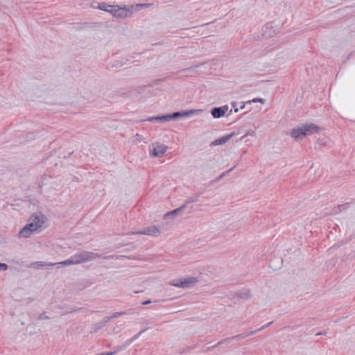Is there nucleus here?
<instances>
[{"instance_id": "nucleus-1", "label": "nucleus", "mask_w": 355, "mask_h": 355, "mask_svg": "<svg viewBox=\"0 0 355 355\" xmlns=\"http://www.w3.org/2000/svg\"><path fill=\"white\" fill-rule=\"evenodd\" d=\"M99 257H101V255H99L97 253L84 251L78 254H75L74 255L71 256L69 259L59 262L58 263L62 266L79 264L94 260Z\"/></svg>"}, {"instance_id": "nucleus-2", "label": "nucleus", "mask_w": 355, "mask_h": 355, "mask_svg": "<svg viewBox=\"0 0 355 355\" xmlns=\"http://www.w3.org/2000/svg\"><path fill=\"white\" fill-rule=\"evenodd\" d=\"M319 128L316 125H315L314 123H309L293 129L291 130V135L294 139H297L302 137H305L306 135L317 132Z\"/></svg>"}, {"instance_id": "nucleus-3", "label": "nucleus", "mask_w": 355, "mask_h": 355, "mask_svg": "<svg viewBox=\"0 0 355 355\" xmlns=\"http://www.w3.org/2000/svg\"><path fill=\"white\" fill-rule=\"evenodd\" d=\"M43 221H42L39 217L36 216L35 218V221L26 224L24 228L19 231V234L22 237L28 238L34 231L40 227Z\"/></svg>"}, {"instance_id": "nucleus-4", "label": "nucleus", "mask_w": 355, "mask_h": 355, "mask_svg": "<svg viewBox=\"0 0 355 355\" xmlns=\"http://www.w3.org/2000/svg\"><path fill=\"white\" fill-rule=\"evenodd\" d=\"M202 112L201 110H183L174 112L171 113V116L173 120H177L180 117H188L195 114H198Z\"/></svg>"}, {"instance_id": "nucleus-5", "label": "nucleus", "mask_w": 355, "mask_h": 355, "mask_svg": "<svg viewBox=\"0 0 355 355\" xmlns=\"http://www.w3.org/2000/svg\"><path fill=\"white\" fill-rule=\"evenodd\" d=\"M160 234L159 230L155 225L149 226L148 227H145L144 230L133 232L132 234H144L149 236H157Z\"/></svg>"}, {"instance_id": "nucleus-6", "label": "nucleus", "mask_w": 355, "mask_h": 355, "mask_svg": "<svg viewBox=\"0 0 355 355\" xmlns=\"http://www.w3.org/2000/svg\"><path fill=\"white\" fill-rule=\"evenodd\" d=\"M168 147L164 144H157L153 150L150 151V155L155 157H160L166 152Z\"/></svg>"}, {"instance_id": "nucleus-7", "label": "nucleus", "mask_w": 355, "mask_h": 355, "mask_svg": "<svg viewBox=\"0 0 355 355\" xmlns=\"http://www.w3.org/2000/svg\"><path fill=\"white\" fill-rule=\"evenodd\" d=\"M116 8H114L113 10H110V12L113 14V15L116 17H119L121 18L126 17L128 15L130 14V10L126 8H121L119 6H116Z\"/></svg>"}, {"instance_id": "nucleus-8", "label": "nucleus", "mask_w": 355, "mask_h": 355, "mask_svg": "<svg viewBox=\"0 0 355 355\" xmlns=\"http://www.w3.org/2000/svg\"><path fill=\"white\" fill-rule=\"evenodd\" d=\"M236 296L237 298L245 301L249 300L252 297V295L249 288H243L236 292Z\"/></svg>"}, {"instance_id": "nucleus-9", "label": "nucleus", "mask_w": 355, "mask_h": 355, "mask_svg": "<svg viewBox=\"0 0 355 355\" xmlns=\"http://www.w3.org/2000/svg\"><path fill=\"white\" fill-rule=\"evenodd\" d=\"M146 120L151 121V122H154V121L165 122V121H169L173 119H172L171 114H167L161 115V116H152V117L148 118Z\"/></svg>"}, {"instance_id": "nucleus-10", "label": "nucleus", "mask_w": 355, "mask_h": 355, "mask_svg": "<svg viewBox=\"0 0 355 355\" xmlns=\"http://www.w3.org/2000/svg\"><path fill=\"white\" fill-rule=\"evenodd\" d=\"M182 281L184 284V288L193 287L195 284H196L198 282V278L192 276L184 278Z\"/></svg>"}, {"instance_id": "nucleus-11", "label": "nucleus", "mask_w": 355, "mask_h": 355, "mask_svg": "<svg viewBox=\"0 0 355 355\" xmlns=\"http://www.w3.org/2000/svg\"><path fill=\"white\" fill-rule=\"evenodd\" d=\"M272 323V322H270L269 323H268L266 325H263L261 327H260L259 329L255 330V331H252L248 334H239V335H237L236 336H234L233 338L234 339H238V338H245L250 335H252L254 334H255L256 332H258V331H260L263 329H264L266 327H268L269 325H270Z\"/></svg>"}, {"instance_id": "nucleus-12", "label": "nucleus", "mask_w": 355, "mask_h": 355, "mask_svg": "<svg viewBox=\"0 0 355 355\" xmlns=\"http://www.w3.org/2000/svg\"><path fill=\"white\" fill-rule=\"evenodd\" d=\"M109 322V318H104L103 320L96 322L92 325V329L94 332L98 331V330L101 329L103 327H104L107 323Z\"/></svg>"}, {"instance_id": "nucleus-13", "label": "nucleus", "mask_w": 355, "mask_h": 355, "mask_svg": "<svg viewBox=\"0 0 355 355\" xmlns=\"http://www.w3.org/2000/svg\"><path fill=\"white\" fill-rule=\"evenodd\" d=\"M211 114L214 118L219 119L222 117V107H214L211 110Z\"/></svg>"}, {"instance_id": "nucleus-14", "label": "nucleus", "mask_w": 355, "mask_h": 355, "mask_svg": "<svg viewBox=\"0 0 355 355\" xmlns=\"http://www.w3.org/2000/svg\"><path fill=\"white\" fill-rule=\"evenodd\" d=\"M185 208H186V205H183L181 207L177 208L175 209L168 211L166 214H165L164 217H167L169 216H173L175 215H177V214H180L181 211H182Z\"/></svg>"}, {"instance_id": "nucleus-15", "label": "nucleus", "mask_w": 355, "mask_h": 355, "mask_svg": "<svg viewBox=\"0 0 355 355\" xmlns=\"http://www.w3.org/2000/svg\"><path fill=\"white\" fill-rule=\"evenodd\" d=\"M98 8L101 10L107 11L110 12V10H113L114 8H116V6L108 5L106 3L103 2L101 3H99Z\"/></svg>"}, {"instance_id": "nucleus-16", "label": "nucleus", "mask_w": 355, "mask_h": 355, "mask_svg": "<svg viewBox=\"0 0 355 355\" xmlns=\"http://www.w3.org/2000/svg\"><path fill=\"white\" fill-rule=\"evenodd\" d=\"M241 133V132L240 129H239L237 132L234 131L230 134L223 136V144L226 143L227 141L230 140L232 138L240 135Z\"/></svg>"}, {"instance_id": "nucleus-17", "label": "nucleus", "mask_w": 355, "mask_h": 355, "mask_svg": "<svg viewBox=\"0 0 355 355\" xmlns=\"http://www.w3.org/2000/svg\"><path fill=\"white\" fill-rule=\"evenodd\" d=\"M200 197V194H194L191 196H189L184 201V205H187V204H190V203H192V202H197L198 200V198Z\"/></svg>"}, {"instance_id": "nucleus-18", "label": "nucleus", "mask_w": 355, "mask_h": 355, "mask_svg": "<svg viewBox=\"0 0 355 355\" xmlns=\"http://www.w3.org/2000/svg\"><path fill=\"white\" fill-rule=\"evenodd\" d=\"M183 279H174L169 283L170 285L184 288Z\"/></svg>"}, {"instance_id": "nucleus-19", "label": "nucleus", "mask_w": 355, "mask_h": 355, "mask_svg": "<svg viewBox=\"0 0 355 355\" xmlns=\"http://www.w3.org/2000/svg\"><path fill=\"white\" fill-rule=\"evenodd\" d=\"M145 331V329H143L140 331L138 334H135L132 338L125 341V345H130L134 340L137 339Z\"/></svg>"}, {"instance_id": "nucleus-20", "label": "nucleus", "mask_w": 355, "mask_h": 355, "mask_svg": "<svg viewBox=\"0 0 355 355\" xmlns=\"http://www.w3.org/2000/svg\"><path fill=\"white\" fill-rule=\"evenodd\" d=\"M125 312H124V311L116 312V313H113L111 316L105 317V318H109V322H110L111 320L114 319L120 315H125Z\"/></svg>"}, {"instance_id": "nucleus-21", "label": "nucleus", "mask_w": 355, "mask_h": 355, "mask_svg": "<svg viewBox=\"0 0 355 355\" xmlns=\"http://www.w3.org/2000/svg\"><path fill=\"white\" fill-rule=\"evenodd\" d=\"M261 103L262 104L265 103L266 102V100L263 99V98H253L252 100L251 101H248L246 102L247 104H250L252 103Z\"/></svg>"}, {"instance_id": "nucleus-22", "label": "nucleus", "mask_w": 355, "mask_h": 355, "mask_svg": "<svg viewBox=\"0 0 355 355\" xmlns=\"http://www.w3.org/2000/svg\"><path fill=\"white\" fill-rule=\"evenodd\" d=\"M255 135V131H250V130H248L246 131L244 135L239 137V138H237L236 139V141H239V140H241L242 139H243L244 137H247L248 135H251V136H254Z\"/></svg>"}, {"instance_id": "nucleus-23", "label": "nucleus", "mask_w": 355, "mask_h": 355, "mask_svg": "<svg viewBox=\"0 0 355 355\" xmlns=\"http://www.w3.org/2000/svg\"><path fill=\"white\" fill-rule=\"evenodd\" d=\"M232 112V108H231L230 110L229 107L227 105H223V116H229Z\"/></svg>"}, {"instance_id": "nucleus-24", "label": "nucleus", "mask_w": 355, "mask_h": 355, "mask_svg": "<svg viewBox=\"0 0 355 355\" xmlns=\"http://www.w3.org/2000/svg\"><path fill=\"white\" fill-rule=\"evenodd\" d=\"M56 264L57 263H47V262H42V261L37 262V265L40 266H53Z\"/></svg>"}, {"instance_id": "nucleus-25", "label": "nucleus", "mask_w": 355, "mask_h": 355, "mask_svg": "<svg viewBox=\"0 0 355 355\" xmlns=\"http://www.w3.org/2000/svg\"><path fill=\"white\" fill-rule=\"evenodd\" d=\"M221 144H222V137H219V138L216 139L215 141H212L210 145L214 146H218V145H221Z\"/></svg>"}, {"instance_id": "nucleus-26", "label": "nucleus", "mask_w": 355, "mask_h": 355, "mask_svg": "<svg viewBox=\"0 0 355 355\" xmlns=\"http://www.w3.org/2000/svg\"><path fill=\"white\" fill-rule=\"evenodd\" d=\"M200 66V64H197L196 66H193V67H188V68H185V69H183L181 71H192L194 70V69L196 68H198Z\"/></svg>"}, {"instance_id": "nucleus-27", "label": "nucleus", "mask_w": 355, "mask_h": 355, "mask_svg": "<svg viewBox=\"0 0 355 355\" xmlns=\"http://www.w3.org/2000/svg\"><path fill=\"white\" fill-rule=\"evenodd\" d=\"M8 268V266L4 263H0V271H6Z\"/></svg>"}, {"instance_id": "nucleus-28", "label": "nucleus", "mask_w": 355, "mask_h": 355, "mask_svg": "<svg viewBox=\"0 0 355 355\" xmlns=\"http://www.w3.org/2000/svg\"><path fill=\"white\" fill-rule=\"evenodd\" d=\"M239 103H236V102H232V107L234 109V112H237L239 110L238 105H239Z\"/></svg>"}, {"instance_id": "nucleus-29", "label": "nucleus", "mask_w": 355, "mask_h": 355, "mask_svg": "<svg viewBox=\"0 0 355 355\" xmlns=\"http://www.w3.org/2000/svg\"><path fill=\"white\" fill-rule=\"evenodd\" d=\"M347 204H344V205H338V211L337 212H338V211H340L343 210V209L345 208V207L347 206Z\"/></svg>"}, {"instance_id": "nucleus-30", "label": "nucleus", "mask_w": 355, "mask_h": 355, "mask_svg": "<svg viewBox=\"0 0 355 355\" xmlns=\"http://www.w3.org/2000/svg\"><path fill=\"white\" fill-rule=\"evenodd\" d=\"M40 320L48 319L49 317L46 315L45 313H42L39 315Z\"/></svg>"}, {"instance_id": "nucleus-31", "label": "nucleus", "mask_w": 355, "mask_h": 355, "mask_svg": "<svg viewBox=\"0 0 355 355\" xmlns=\"http://www.w3.org/2000/svg\"><path fill=\"white\" fill-rule=\"evenodd\" d=\"M235 166H236V165H234L233 167H232L229 170H227L226 171H223V178L225 177L230 173V171H231Z\"/></svg>"}, {"instance_id": "nucleus-32", "label": "nucleus", "mask_w": 355, "mask_h": 355, "mask_svg": "<svg viewBox=\"0 0 355 355\" xmlns=\"http://www.w3.org/2000/svg\"><path fill=\"white\" fill-rule=\"evenodd\" d=\"M162 80H163L162 79H156V80H155L153 82V83H152V85H150V86L154 85H157L158 83H160V82H162Z\"/></svg>"}, {"instance_id": "nucleus-33", "label": "nucleus", "mask_w": 355, "mask_h": 355, "mask_svg": "<svg viewBox=\"0 0 355 355\" xmlns=\"http://www.w3.org/2000/svg\"><path fill=\"white\" fill-rule=\"evenodd\" d=\"M150 303H151V300H146V301H144V302H142V304H143V305H147V304H150Z\"/></svg>"}, {"instance_id": "nucleus-34", "label": "nucleus", "mask_w": 355, "mask_h": 355, "mask_svg": "<svg viewBox=\"0 0 355 355\" xmlns=\"http://www.w3.org/2000/svg\"><path fill=\"white\" fill-rule=\"evenodd\" d=\"M245 107V105L243 104V103H241L239 108L242 110V109H244Z\"/></svg>"}, {"instance_id": "nucleus-35", "label": "nucleus", "mask_w": 355, "mask_h": 355, "mask_svg": "<svg viewBox=\"0 0 355 355\" xmlns=\"http://www.w3.org/2000/svg\"><path fill=\"white\" fill-rule=\"evenodd\" d=\"M92 23H87V24H85V25L87 26H88V27H92Z\"/></svg>"}, {"instance_id": "nucleus-36", "label": "nucleus", "mask_w": 355, "mask_h": 355, "mask_svg": "<svg viewBox=\"0 0 355 355\" xmlns=\"http://www.w3.org/2000/svg\"><path fill=\"white\" fill-rule=\"evenodd\" d=\"M220 178H222V175H220L218 176V179H220Z\"/></svg>"}, {"instance_id": "nucleus-37", "label": "nucleus", "mask_w": 355, "mask_h": 355, "mask_svg": "<svg viewBox=\"0 0 355 355\" xmlns=\"http://www.w3.org/2000/svg\"><path fill=\"white\" fill-rule=\"evenodd\" d=\"M321 334H323V332L317 334V335H321Z\"/></svg>"}]
</instances>
